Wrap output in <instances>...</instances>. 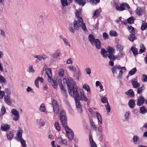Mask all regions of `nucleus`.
Listing matches in <instances>:
<instances>
[{
  "label": "nucleus",
  "mask_w": 147,
  "mask_h": 147,
  "mask_svg": "<svg viewBox=\"0 0 147 147\" xmlns=\"http://www.w3.org/2000/svg\"><path fill=\"white\" fill-rule=\"evenodd\" d=\"M63 81L64 84L67 85L70 96L74 97L75 100H78L77 98L79 97V95L76 82L70 78H63Z\"/></svg>",
  "instance_id": "nucleus-1"
},
{
  "label": "nucleus",
  "mask_w": 147,
  "mask_h": 147,
  "mask_svg": "<svg viewBox=\"0 0 147 147\" xmlns=\"http://www.w3.org/2000/svg\"><path fill=\"white\" fill-rule=\"evenodd\" d=\"M77 20L74 22V26L75 30H78L81 26L82 29L84 31L87 30L85 24L83 22V20L82 18L77 19Z\"/></svg>",
  "instance_id": "nucleus-2"
},
{
  "label": "nucleus",
  "mask_w": 147,
  "mask_h": 147,
  "mask_svg": "<svg viewBox=\"0 0 147 147\" xmlns=\"http://www.w3.org/2000/svg\"><path fill=\"white\" fill-rule=\"evenodd\" d=\"M88 38L91 44L94 45L96 49H101V42L99 39H95L94 36L91 34L89 35Z\"/></svg>",
  "instance_id": "nucleus-3"
},
{
  "label": "nucleus",
  "mask_w": 147,
  "mask_h": 147,
  "mask_svg": "<svg viewBox=\"0 0 147 147\" xmlns=\"http://www.w3.org/2000/svg\"><path fill=\"white\" fill-rule=\"evenodd\" d=\"M46 74L48 77V81L49 82H53V86L55 88H57V84L56 82L54 80L53 81L52 74V70L51 68H49L46 70Z\"/></svg>",
  "instance_id": "nucleus-4"
},
{
  "label": "nucleus",
  "mask_w": 147,
  "mask_h": 147,
  "mask_svg": "<svg viewBox=\"0 0 147 147\" xmlns=\"http://www.w3.org/2000/svg\"><path fill=\"white\" fill-rule=\"evenodd\" d=\"M60 119L63 127L67 126V118L65 111L62 110L60 114Z\"/></svg>",
  "instance_id": "nucleus-5"
},
{
  "label": "nucleus",
  "mask_w": 147,
  "mask_h": 147,
  "mask_svg": "<svg viewBox=\"0 0 147 147\" xmlns=\"http://www.w3.org/2000/svg\"><path fill=\"white\" fill-rule=\"evenodd\" d=\"M58 82H60L59 84V86L61 90V91L62 95L67 97L68 96L67 91L65 88L64 87L61 82V80L59 79L58 80Z\"/></svg>",
  "instance_id": "nucleus-6"
},
{
  "label": "nucleus",
  "mask_w": 147,
  "mask_h": 147,
  "mask_svg": "<svg viewBox=\"0 0 147 147\" xmlns=\"http://www.w3.org/2000/svg\"><path fill=\"white\" fill-rule=\"evenodd\" d=\"M52 106L53 107V111L55 114H57L59 111V107L56 101L53 100L52 102Z\"/></svg>",
  "instance_id": "nucleus-7"
},
{
  "label": "nucleus",
  "mask_w": 147,
  "mask_h": 147,
  "mask_svg": "<svg viewBox=\"0 0 147 147\" xmlns=\"http://www.w3.org/2000/svg\"><path fill=\"white\" fill-rule=\"evenodd\" d=\"M11 113L15 116L13 118V119L15 121L18 120L20 116L18 111L15 109H13L11 110Z\"/></svg>",
  "instance_id": "nucleus-8"
},
{
  "label": "nucleus",
  "mask_w": 147,
  "mask_h": 147,
  "mask_svg": "<svg viewBox=\"0 0 147 147\" xmlns=\"http://www.w3.org/2000/svg\"><path fill=\"white\" fill-rule=\"evenodd\" d=\"M34 57L37 59L35 61L36 63H38L42 60H44L48 58L47 56L45 55H35L34 56Z\"/></svg>",
  "instance_id": "nucleus-9"
},
{
  "label": "nucleus",
  "mask_w": 147,
  "mask_h": 147,
  "mask_svg": "<svg viewBox=\"0 0 147 147\" xmlns=\"http://www.w3.org/2000/svg\"><path fill=\"white\" fill-rule=\"evenodd\" d=\"M145 9L141 7H138L135 11L136 14L138 16H142L145 12Z\"/></svg>",
  "instance_id": "nucleus-10"
},
{
  "label": "nucleus",
  "mask_w": 147,
  "mask_h": 147,
  "mask_svg": "<svg viewBox=\"0 0 147 147\" xmlns=\"http://www.w3.org/2000/svg\"><path fill=\"white\" fill-rule=\"evenodd\" d=\"M75 101L77 111L78 113H82V110L81 106L80 104V100H76Z\"/></svg>",
  "instance_id": "nucleus-11"
},
{
  "label": "nucleus",
  "mask_w": 147,
  "mask_h": 147,
  "mask_svg": "<svg viewBox=\"0 0 147 147\" xmlns=\"http://www.w3.org/2000/svg\"><path fill=\"white\" fill-rule=\"evenodd\" d=\"M58 143L61 145H67V142L66 139H63L61 137H59L57 139Z\"/></svg>",
  "instance_id": "nucleus-12"
},
{
  "label": "nucleus",
  "mask_w": 147,
  "mask_h": 147,
  "mask_svg": "<svg viewBox=\"0 0 147 147\" xmlns=\"http://www.w3.org/2000/svg\"><path fill=\"white\" fill-rule=\"evenodd\" d=\"M4 101L8 105H11L12 103L10 97L9 95H7L4 97Z\"/></svg>",
  "instance_id": "nucleus-13"
},
{
  "label": "nucleus",
  "mask_w": 147,
  "mask_h": 147,
  "mask_svg": "<svg viewBox=\"0 0 147 147\" xmlns=\"http://www.w3.org/2000/svg\"><path fill=\"white\" fill-rule=\"evenodd\" d=\"M145 102V99L144 97L142 96H140L139 98L137 100L136 104L139 106H140L142 105Z\"/></svg>",
  "instance_id": "nucleus-14"
},
{
  "label": "nucleus",
  "mask_w": 147,
  "mask_h": 147,
  "mask_svg": "<svg viewBox=\"0 0 147 147\" xmlns=\"http://www.w3.org/2000/svg\"><path fill=\"white\" fill-rule=\"evenodd\" d=\"M80 100H84L85 101H87L88 100V98L86 97H85L84 92V91L82 89L80 90Z\"/></svg>",
  "instance_id": "nucleus-15"
},
{
  "label": "nucleus",
  "mask_w": 147,
  "mask_h": 147,
  "mask_svg": "<svg viewBox=\"0 0 147 147\" xmlns=\"http://www.w3.org/2000/svg\"><path fill=\"white\" fill-rule=\"evenodd\" d=\"M61 55L60 51L59 49L57 50L53 55L52 57L54 58H58Z\"/></svg>",
  "instance_id": "nucleus-16"
},
{
  "label": "nucleus",
  "mask_w": 147,
  "mask_h": 147,
  "mask_svg": "<svg viewBox=\"0 0 147 147\" xmlns=\"http://www.w3.org/2000/svg\"><path fill=\"white\" fill-rule=\"evenodd\" d=\"M128 105L131 108H133L135 105V100L134 99L130 100L128 102Z\"/></svg>",
  "instance_id": "nucleus-17"
},
{
  "label": "nucleus",
  "mask_w": 147,
  "mask_h": 147,
  "mask_svg": "<svg viewBox=\"0 0 147 147\" xmlns=\"http://www.w3.org/2000/svg\"><path fill=\"white\" fill-rule=\"evenodd\" d=\"M125 94L131 97H134L135 95L133 90L131 89H130L127 92H126Z\"/></svg>",
  "instance_id": "nucleus-18"
},
{
  "label": "nucleus",
  "mask_w": 147,
  "mask_h": 147,
  "mask_svg": "<svg viewBox=\"0 0 147 147\" xmlns=\"http://www.w3.org/2000/svg\"><path fill=\"white\" fill-rule=\"evenodd\" d=\"M75 1L79 5L82 7L84 6L86 3L85 0H75Z\"/></svg>",
  "instance_id": "nucleus-19"
},
{
  "label": "nucleus",
  "mask_w": 147,
  "mask_h": 147,
  "mask_svg": "<svg viewBox=\"0 0 147 147\" xmlns=\"http://www.w3.org/2000/svg\"><path fill=\"white\" fill-rule=\"evenodd\" d=\"M107 56L111 61H113L116 59H117V55L115 56L113 54H108Z\"/></svg>",
  "instance_id": "nucleus-20"
},
{
  "label": "nucleus",
  "mask_w": 147,
  "mask_h": 147,
  "mask_svg": "<svg viewBox=\"0 0 147 147\" xmlns=\"http://www.w3.org/2000/svg\"><path fill=\"white\" fill-rule=\"evenodd\" d=\"M7 137L8 139H11L13 136L14 133L13 132L9 131L7 133Z\"/></svg>",
  "instance_id": "nucleus-21"
},
{
  "label": "nucleus",
  "mask_w": 147,
  "mask_h": 147,
  "mask_svg": "<svg viewBox=\"0 0 147 147\" xmlns=\"http://www.w3.org/2000/svg\"><path fill=\"white\" fill-rule=\"evenodd\" d=\"M10 126L8 124H6L1 126V129L2 130L4 131H7L9 129Z\"/></svg>",
  "instance_id": "nucleus-22"
},
{
  "label": "nucleus",
  "mask_w": 147,
  "mask_h": 147,
  "mask_svg": "<svg viewBox=\"0 0 147 147\" xmlns=\"http://www.w3.org/2000/svg\"><path fill=\"white\" fill-rule=\"evenodd\" d=\"M120 68V65H116L113 67L111 69L112 72L113 74H117V69H119Z\"/></svg>",
  "instance_id": "nucleus-23"
},
{
  "label": "nucleus",
  "mask_w": 147,
  "mask_h": 147,
  "mask_svg": "<svg viewBox=\"0 0 147 147\" xmlns=\"http://www.w3.org/2000/svg\"><path fill=\"white\" fill-rule=\"evenodd\" d=\"M124 48L123 46L121 44L117 45L116 47V50L119 52L123 51Z\"/></svg>",
  "instance_id": "nucleus-24"
},
{
  "label": "nucleus",
  "mask_w": 147,
  "mask_h": 147,
  "mask_svg": "<svg viewBox=\"0 0 147 147\" xmlns=\"http://www.w3.org/2000/svg\"><path fill=\"white\" fill-rule=\"evenodd\" d=\"M22 130L21 129H20L18 131L17 134V140H19L22 139Z\"/></svg>",
  "instance_id": "nucleus-25"
},
{
  "label": "nucleus",
  "mask_w": 147,
  "mask_h": 147,
  "mask_svg": "<svg viewBox=\"0 0 147 147\" xmlns=\"http://www.w3.org/2000/svg\"><path fill=\"white\" fill-rule=\"evenodd\" d=\"M125 55V53L123 51L120 52L118 56H117V59L120 60L121 58H123Z\"/></svg>",
  "instance_id": "nucleus-26"
},
{
  "label": "nucleus",
  "mask_w": 147,
  "mask_h": 147,
  "mask_svg": "<svg viewBox=\"0 0 147 147\" xmlns=\"http://www.w3.org/2000/svg\"><path fill=\"white\" fill-rule=\"evenodd\" d=\"M131 83L134 88H137L140 86V84L137 81H132Z\"/></svg>",
  "instance_id": "nucleus-27"
},
{
  "label": "nucleus",
  "mask_w": 147,
  "mask_h": 147,
  "mask_svg": "<svg viewBox=\"0 0 147 147\" xmlns=\"http://www.w3.org/2000/svg\"><path fill=\"white\" fill-rule=\"evenodd\" d=\"M131 49L134 55L135 56H136V55L138 54L137 49L134 47H131Z\"/></svg>",
  "instance_id": "nucleus-28"
},
{
  "label": "nucleus",
  "mask_w": 147,
  "mask_h": 147,
  "mask_svg": "<svg viewBox=\"0 0 147 147\" xmlns=\"http://www.w3.org/2000/svg\"><path fill=\"white\" fill-rule=\"evenodd\" d=\"M66 136L68 137L70 140H73L74 138V134L73 132H71L66 134Z\"/></svg>",
  "instance_id": "nucleus-29"
},
{
  "label": "nucleus",
  "mask_w": 147,
  "mask_h": 147,
  "mask_svg": "<svg viewBox=\"0 0 147 147\" xmlns=\"http://www.w3.org/2000/svg\"><path fill=\"white\" fill-rule=\"evenodd\" d=\"M128 38L130 41L133 42L136 38L134 34H131L128 37Z\"/></svg>",
  "instance_id": "nucleus-30"
},
{
  "label": "nucleus",
  "mask_w": 147,
  "mask_h": 147,
  "mask_svg": "<svg viewBox=\"0 0 147 147\" xmlns=\"http://www.w3.org/2000/svg\"><path fill=\"white\" fill-rule=\"evenodd\" d=\"M63 128L66 131V134L73 132L71 129L67 125Z\"/></svg>",
  "instance_id": "nucleus-31"
},
{
  "label": "nucleus",
  "mask_w": 147,
  "mask_h": 147,
  "mask_svg": "<svg viewBox=\"0 0 147 147\" xmlns=\"http://www.w3.org/2000/svg\"><path fill=\"white\" fill-rule=\"evenodd\" d=\"M89 140L91 147H97L95 143L93 141L92 137L89 136Z\"/></svg>",
  "instance_id": "nucleus-32"
},
{
  "label": "nucleus",
  "mask_w": 147,
  "mask_h": 147,
  "mask_svg": "<svg viewBox=\"0 0 147 147\" xmlns=\"http://www.w3.org/2000/svg\"><path fill=\"white\" fill-rule=\"evenodd\" d=\"M107 50V52L109 53V54H113L114 53V49L111 47H108Z\"/></svg>",
  "instance_id": "nucleus-33"
},
{
  "label": "nucleus",
  "mask_w": 147,
  "mask_h": 147,
  "mask_svg": "<svg viewBox=\"0 0 147 147\" xmlns=\"http://www.w3.org/2000/svg\"><path fill=\"white\" fill-rule=\"evenodd\" d=\"M139 140V137L137 136H134L133 138V142L134 144H136L137 142Z\"/></svg>",
  "instance_id": "nucleus-34"
},
{
  "label": "nucleus",
  "mask_w": 147,
  "mask_h": 147,
  "mask_svg": "<svg viewBox=\"0 0 147 147\" xmlns=\"http://www.w3.org/2000/svg\"><path fill=\"white\" fill-rule=\"evenodd\" d=\"M101 54L102 55V56L104 58H106L107 57V52L104 49H101Z\"/></svg>",
  "instance_id": "nucleus-35"
},
{
  "label": "nucleus",
  "mask_w": 147,
  "mask_h": 147,
  "mask_svg": "<svg viewBox=\"0 0 147 147\" xmlns=\"http://www.w3.org/2000/svg\"><path fill=\"white\" fill-rule=\"evenodd\" d=\"M40 110L42 112H45L46 111V108L44 103H42L40 107Z\"/></svg>",
  "instance_id": "nucleus-36"
},
{
  "label": "nucleus",
  "mask_w": 147,
  "mask_h": 147,
  "mask_svg": "<svg viewBox=\"0 0 147 147\" xmlns=\"http://www.w3.org/2000/svg\"><path fill=\"white\" fill-rule=\"evenodd\" d=\"M136 71V68H134L130 70L129 73V74L130 76L132 75L135 73Z\"/></svg>",
  "instance_id": "nucleus-37"
},
{
  "label": "nucleus",
  "mask_w": 147,
  "mask_h": 147,
  "mask_svg": "<svg viewBox=\"0 0 147 147\" xmlns=\"http://www.w3.org/2000/svg\"><path fill=\"white\" fill-rule=\"evenodd\" d=\"M54 126L57 130L58 131H59L60 130L61 127H60L59 123L58 122L55 121V123Z\"/></svg>",
  "instance_id": "nucleus-38"
},
{
  "label": "nucleus",
  "mask_w": 147,
  "mask_h": 147,
  "mask_svg": "<svg viewBox=\"0 0 147 147\" xmlns=\"http://www.w3.org/2000/svg\"><path fill=\"white\" fill-rule=\"evenodd\" d=\"M83 88L88 92L90 91V87L87 84H84L83 86Z\"/></svg>",
  "instance_id": "nucleus-39"
},
{
  "label": "nucleus",
  "mask_w": 147,
  "mask_h": 147,
  "mask_svg": "<svg viewBox=\"0 0 147 147\" xmlns=\"http://www.w3.org/2000/svg\"><path fill=\"white\" fill-rule=\"evenodd\" d=\"M128 29L129 31L131 34H134L135 33V31L134 30V28L133 27L131 26H128Z\"/></svg>",
  "instance_id": "nucleus-40"
},
{
  "label": "nucleus",
  "mask_w": 147,
  "mask_h": 147,
  "mask_svg": "<svg viewBox=\"0 0 147 147\" xmlns=\"http://www.w3.org/2000/svg\"><path fill=\"white\" fill-rule=\"evenodd\" d=\"M140 47L141 48L140 50V53L144 52L146 50V48L144 45L143 44H141L140 45Z\"/></svg>",
  "instance_id": "nucleus-41"
},
{
  "label": "nucleus",
  "mask_w": 147,
  "mask_h": 147,
  "mask_svg": "<svg viewBox=\"0 0 147 147\" xmlns=\"http://www.w3.org/2000/svg\"><path fill=\"white\" fill-rule=\"evenodd\" d=\"M123 5L121 4L119 7L117 6L116 7V10L119 11H122L125 10V8H123Z\"/></svg>",
  "instance_id": "nucleus-42"
},
{
  "label": "nucleus",
  "mask_w": 147,
  "mask_h": 147,
  "mask_svg": "<svg viewBox=\"0 0 147 147\" xmlns=\"http://www.w3.org/2000/svg\"><path fill=\"white\" fill-rule=\"evenodd\" d=\"M147 112V110L143 106L142 107L140 110V113L144 114Z\"/></svg>",
  "instance_id": "nucleus-43"
},
{
  "label": "nucleus",
  "mask_w": 147,
  "mask_h": 147,
  "mask_svg": "<svg viewBox=\"0 0 147 147\" xmlns=\"http://www.w3.org/2000/svg\"><path fill=\"white\" fill-rule=\"evenodd\" d=\"M134 21V19L132 17H130L127 20V22L129 24H131L133 23Z\"/></svg>",
  "instance_id": "nucleus-44"
},
{
  "label": "nucleus",
  "mask_w": 147,
  "mask_h": 147,
  "mask_svg": "<svg viewBox=\"0 0 147 147\" xmlns=\"http://www.w3.org/2000/svg\"><path fill=\"white\" fill-rule=\"evenodd\" d=\"M100 11H101V10H100L99 11L98 9H97L95 10L93 14L94 16H95L96 17H98L100 15Z\"/></svg>",
  "instance_id": "nucleus-45"
},
{
  "label": "nucleus",
  "mask_w": 147,
  "mask_h": 147,
  "mask_svg": "<svg viewBox=\"0 0 147 147\" xmlns=\"http://www.w3.org/2000/svg\"><path fill=\"white\" fill-rule=\"evenodd\" d=\"M109 34L112 36H117V33L115 31H111L109 33Z\"/></svg>",
  "instance_id": "nucleus-46"
},
{
  "label": "nucleus",
  "mask_w": 147,
  "mask_h": 147,
  "mask_svg": "<svg viewBox=\"0 0 147 147\" xmlns=\"http://www.w3.org/2000/svg\"><path fill=\"white\" fill-rule=\"evenodd\" d=\"M19 140L22 146L23 147H26V144L25 140L23 138Z\"/></svg>",
  "instance_id": "nucleus-47"
},
{
  "label": "nucleus",
  "mask_w": 147,
  "mask_h": 147,
  "mask_svg": "<svg viewBox=\"0 0 147 147\" xmlns=\"http://www.w3.org/2000/svg\"><path fill=\"white\" fill-rule=\"evenodd\" d=\"M61 3L62 6L63 7L66 6L68 4L67 0H61Z\"/></svg>",
  "instance_id": "nucleus-48"
},
{
  "label": "nucleus",
  "mask_w": 147,
  "mask_h": 147,
  "mask_svg": "<svg viewBox=\"0 0 147 147\" xmlns=\"http://www.w3.org/2000/svg\"><path fill=\"white\" fill-rule=\"evenodd\" d=\"M142 80L144 82H147V76L145 74H143L142 75Z\"/></svg>",
  "instance_id": "nucleus-49"
},
{
  "label": "nucleus",
  "mask_w": 147,
  "mask_h": 147,
  "mask_svg": "<svg viewBox=\"0 0 147 147\" xmlns=\"http://www.w3.org/2000/svg\"><path fill=\"white\" fill-rule=\"evenodd\" d=\"M105 108L107 113H109L111 111V108L109 104V102H107V104L105 106Z\"/></svg>",
  "instance_id": "nucleus-50"
},
{
  "label": "nucleus",
  "mask_w": 147,
  "mask_h": 147,
  "mask_svg": "<svg viewBox=\"0 0 147 147\" xmlns=\"http://www.w3.org/2000/svg\"><path fill=\"white\" fill-rule=\"evenodd\" d=\"M0 82L3 83L6 82L5 79L2 75H0Z\"/></svg>",
  "instance_id": "nucleus-51"
},
{
  "label": "nucleus",
  "mask_w": 147,
  "mask_h": 147,
  "mask_svg": "<svg viewBox=\"0 0 147 147\" xmlns=\"http://www.w3.org/2000/svg\"><path fill=\"white\" fill-rule=\"evenodd\" d=\"M97 116L98 121H99L100 124H102V119L101 116L99 113H97Z\"/></svg>",
  "instance_id": "nucleus-52"
},
{
  "label": "nucleus",
  "mask_w": 147,
  "mask_h": 147,
  "mask_svg": "<svg viewBox=\"0 0 147 147\" xmlns=\"http://www.w3.org/2000/svg\"><path fill=\"white\" fill-rule=\"evenodd\" d=\"M81 13V10H80L79 11H78L77 10L76 13V15L77 19H79V18H81L79 16V15Z\"/></svg>",
  "instance_id": "nucleus-53"
},
{
  "label": "nucleus",
  "mask_w": 147,
  "mask_h": 147,
  "mask_svg": "<svg viewBox=\"0 0 147 147\" xmlns=\"http://www.w3.org/2000/svg\"><path fill=\"white\" fill-rule=\"evenodd\" d=\"M63 40L66 45L68 46L69 47L70 46L69 42H68V40L66 38H65Z\"/></svg>",
  "instance_id": "nucleus-54"
},
{
  "label": "nucleus",
  "mask_w": 147,
  "mask_h": 147,
  "mask_svg": "<svg viewBox=\"0 0 147 147\" xmlns=\"http://www.w3.org/2000/svg\"><path fill=\"white\" fill-rule=\"evenodd\" d=\"M69 68L71 71H75L76 69V67L73 65H70L69 67Z\"/></svg>",
  "instance_id": "nucleus-55"
},
{
  "label": "nucleus",
  "mask_w": 147,
  "mask_h": 147,
  "mask_svg": "<svg viewBox=\"0 0 147 147\" xmlns=\"http://www.w3.org/2000/svg\"><path fill=\"white\" fill-rule=\"evenodd\" d=\"M5 112L6 109L5 107L3 105L1 109V112L2 115H4L5 114Z\"/></svg>",
  "instance_id": "nucleus-56"
},
{
  "label": "nucleus",
  "mask_w": 147,
  "mask_h": 147,
  "mask_svg": "<svg viewBox=\"0 0 147 147\" xmlns=\"http://www.w3.org/2000/svg\"><path fill=\"white\" fill-rule=\"evenodd\" d=\"M100 0H90V1L92 4L96 5L99 2Z\"/></svg>",
  "instance_id": "nucleus-57"
},
{
  "label": "nucleus",
  "mask_w": 147,
  "mask_h": 147,
  "mask_svg": "<svg viewBox=\"0 0 147 147\" xmlns=\"http://www.w3.org/2000/svg\"><path fill=\"white\" fill-rule=\"evenodd\" d=\"M64 74V71L63 69H61L59 72V75L62 76H63Z\"/></svg>",
  "instance_id": "nucleus-58"
},
{
  "label": "nucleus",
  "mask_w": 147,
  "mask_h": 147,
  "mask_svg": "<svg viewBox=\"0 0 147 147\" xmlns=\"http://www.w3.org/2000/svg\"><path fill=\"white\" fill-rule=\"evenodd\" d=\"M121 5H123V8H125V7H127L128 9H129L130 8L129 5L126 3H122Z\"/></svg>",
  "instance_id": "nucleus-59"
},
{
  "label": "nucleus",
  "mask_w": 147,
  "mask_h": 147,
  "mask_svg": "<svg viewBox=\"0 0 147 147\" xmlns=\"http://www.w3.org/2000/svg\"><path fill=\"white\" fill-rule=\"evenodd\" d=\"M143 86H142L139 88L137 90V93L138 94H140L142 93V90H143Z\"/></svg>",
  "instance_id": "nucleus-60"
},
{
  "label": "nucleus",
  "mask_w": 147,
  "mask_h": 147,
  "mask_svg": "<svg viewBox=\"0 0 147 147\" xmlns=\"http://www.w3.org/2000/svg\"><path fill=\"white\" fill-rule=\"evenodd\" d=\"M91 128L93 129V130L95 131H96L97 128L94 123H92V124L90 125Z\"/></svg>",
  "instance_id": "nucleus-61"
},
{
  "label": "nucleus",
  "mask_w": 147,
  "mask_h": 147,
  "mask_svg": "<svg viewBox=\"0 0 147 147\" xmlns=\"http://www.w3.org/2000/svg\"><path fill=\"white\" fill-rule=\"evenodd\" d=\"M5 92L8 95H9L11 94V91L10 89L9 88H6L5 89Z\"/></svg>",
  "instance_id": "nucleus-62"
},
{
  "label": "nucleus",
  "mask_w": 147,
  "mask_h": 147,
  "mask_svg": "<svg viewBox=\"0 0 147 147\" xmlns=\"http://www.w3.org/2000/svg\"><path fill=\"white\" fill-rule=\"evenodd\" d=\"M103 38L105 39H108L109 38V35L108 34L105 32L103 33Z\"/></svg>",
  "instance_id": "nucleus-63"
},
{
  "label": "nucleus",
  "mask_w": 147,
  "mask_h": 147,
  "mask_svg": "<svg viewBox=\"0 0 147 147\" xmlns=\"http://www.w3.org/2000/svg\"><path fill=\"white\" fill-rule=\"evenodd\" d=\"M29 72H32L34 73L35 72V70L33 69V66L32 65H30L29 67Z\"/></svg>",
  "instance_id": "nucleus-64"
}]
</instances>
